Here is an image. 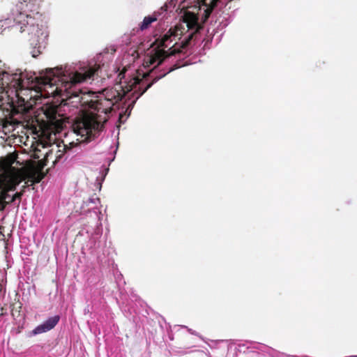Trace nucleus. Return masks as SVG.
I'll return each mask as SVG.
<instances>
[{
	"label": "nucleus",
	"mask_w": 357,
	"mask_h": 357,
	"mask_svg": "<svg viewBox=\"0 0 357 357\" xmlns=\"http://www.w3.org/2000/svg\"><path fill=\"white\" fill-rule=\"evenodd\" d=\"M149 75V73L144 75V77H146V76H148Z\"/></svg>",
	"instance_id": "nucleus-22"
},
{
	"label": "nucleus",
	"mask_w": 357,
	"mask_h": 357,
	"mask_svg": "<svg viewBox=\"0 0 357 357\" xmlns=\"http://www.w3.org/2000/svg\"><path fill=\"white\" fill-rule=\"evenodd\" d=\"M185 17H186V22H187V26L189 29H192L193 26H198V24H197V19L195 15H194L193 14L190 15V16L189 17L188 16V14H187L185 15Z\"/></svg>",
	"instance_id": "nucleus-17"
},
{
	"label": "nucleus",
	"mask_w": 357,
	"mask_h": 357,
	"mask_svg": "<svg viewBox=\"0 0 357 357\" xmlns=\"http://www.w3.org/2000/svg\"><path fill=\"white\" fill-rule=\"evenodd\" d=\"M126 72V69L124 68L123 69V70H122V71L119 74V75H118V77H119V82H120V83H121V84H122V83H123V82H122V79H125V77H126V75H125Z\"/></svg>",
	"instance_id": "nucleus-20"
},
{
	"label": "nucleus",
	"mask_w": 357,
	"mask_h": 357,
	"mask_svg": "<svg viewBox=\"0 0 357 357\" xmlns=\"http://www.w3.org/2000/svg\"><path fill=\"white\" fill-rule=\"evenodd\" d=\"M23 26H20V31L23 32L24 30H22Z\"/></svg>",
	"instance_id": "nucleus-21"
},
{
	"label": "nucleus",
	"mask_w": 357,
	"mask_h": 357,
	"mask_svg": "<svg viewBox=\"0 0 357 357\" xmlns=\"http://www.w3.org/2000/svg\"><path fill=\"white\" fill-rule=\"evenodd\" d=\"M26 188V185H24V186L22 187V188H23L22 190H24V189H25Z\"/></svg>",
	"instance_id": "nucleus-23"
},
{
	"label": "nucleus",
	"mask_w": 357,
	"mask_h": 357,
	"mask_svg": "<svg viewBox=\"0 0 357 357\" xmlns=\"http://www.w3.org/2000/svg\"><path fill=\"white\" fill-rule=\"evenodd\" d=\"M100 96H103L106 100H110L114 105L122 99V95L117 90L113 89L104 90Z\"/></svg>",
	"instance_id": "nucleus-12"
},
{
	"label": "nucleus",
	"mask_w": 357,
	"mask_h": 357,
	"mask_svg": "<svg viewBox=\"0 0 357 357\" xmlns=\"http://www.w3.org/2000/svg\"><path fill=\"white\" fill-rule=\"evenodd\" d=\"M45 177V174L41 172H33L29 176L28 181L31 182V185L38 183Z\"/></svg>",
	"instance_id": "nucleus-15"
},
{
	"label": "nucleus",
	"mask_w": 357,
	"mask_h": 357,
	"mask_svg": "<svg viewBox=\"0 0 357 357\" xmlns=\"http://www.w3.org/2000/svg\"><path fill=\"white\" fill-rule=\"evenodd\" d=\"M0 181L3 184V187L6 189H8V188H12V187H15V190L16 189V186L17 185H19V183H20L21 181L20 180L18 181L17 178H15L10 184L6 183L5 180H3V178H0Z\"/></svg>",
	"instance_id": "nucleus-18"
},
{
	"label": "nucleus",
	"mask_w": 357,
	"mask_h": 357,
	"mask_svg": "<svg viewBox=\"0 0 357 357\" xmlns=\"http://www.w3.org/2000/svg\"><path fill=\"white\" fill-rule=\"evenodd\" d=\"M59 106L55 105H45L42 107L44 117L40 119L44 128L50 132L59 133L66 126L67 118L59 112Z\"/></svg>",
	"instance_id": "nucleus-4"
},
{
	"label": "nucleus",
	"mask_w": 357,
	"mask_h": 357,
	"mask_svg": "<svg viewBox=\"0 0 357 357\" xmlns=\"http://www.w3.org/2000/svg\"><path fill=\"white\" fill-rule=\"evenodd\" d=\"M15 158L12 155H8L6 157H1L0 158V171L6 172L15 162Z\"/></svg>",
	"instance_id": "nucleus-13"
},
{
	"label": "nucleus",
	"mask_w": 357,
	"mask_h": 357,
	"mask_svg": "<svg viewBox=\"0 0 357 357\" xmlns=\"http://www.w3.org/2000/svg\"><path fill=\"white\" fill-rule=\"evenodd\" d=\"M107 121L105 116L93 112H85L77 117L72 127L74 132L80 136L79 142H88L94 139L104 128V123Z\"/></svg>",
	"instance_id": "nucleus-3"
},
{
	"label": "nucleus",
	"mask_w": 357,
	"mask_h": 357,
	"mask_svg": "<svg viewBox=\"0 0 357 357\" xmlns=\"http://www.w3.org/2000/svg\"><path fill=\"white\" fill-rule=\"evenodd\" d=\"M198 29L193 33H191L188 37L181 43L179 48H175L174 45L169 49L168 51H165L164 49L160 47L166 48L168 47L167 44V41L172 37L175 38L182 34L181 29L176 26L174 29H170L169 31L163 36L160 43L159 47L153 50L150 54H148L144 60V64L146 67L157 63L156 66L150 71L149 73H155L156 75L153 77V80L144 86V82L142 79L138 77H132L129 81H125V84L121 86L123 95H126L129 92L134 90L132 93V97H135V100L132 101L135 103V101L142 96L154 83L157 82L159 79L164 77L168 73L174 71L183 66L179 61H177L174 65L169 68L167 70H160L158 71V66L160 65L167 58L174 56L178 53H181L183 49L188 47L193 37L197 35Z\"/></svg>",
	"instance_id": "nucleus-1"
},
{
	"label": "nucleus",
	"mask_w": 357,
	"mask_h": 357,
	"mask_svg": "<svg viewBox=\"0 0 357 357\" xmlns=\"http://www.w3.org/2000/svg\"><path fill=\"white\" fill-rule=\"evenodd\" d=\"M14 190L15 187L6 189L3 184L0 181V211H3L6 206L10 204V201H6V199L8 197V192Z\"/></svg>",
	"instance_id": "nucleus-11"
},
{
	"label": "nucleus",
	"mask_w": 357,
	"mask_h": 357,
	"mask_svg": "<svg viewBox=\"0 0 357 357\" xmlns=\"http://www.w3.org/2000/svg\"><path fill=\"white\" fill-rule=\"evenodd\" d=\"M219 0H203L204 3L206 6L208 5L207 8L204 11V21H206V20H207L208 19V17H210L213 10V8L216 6L217 2Z\"/></svg>",
	"instance_id": "nucleus-14"
},
{
	"label": "nucleus",
	"mask_w": 357,
	"mask_h": 357,
	"mask_svg": "<svg viewBox=\"0 0 357 357\" xmlns=\"http://www.w3.org/2000/svg\"><path fill=\"white\" fill-rule=\"evenodd\" d=\"M29 111L28 107H26L24 104V100H22V103H20L16 105L13 102L11 105V116L9 118H4L1 119V123L2 125V128L5 130H8L9 132L14 130L15 125H18L20 123V121L14 119L13 116L16 114H24Z\"/></svg>",
	"instance_id": "nucleus-6"
},
{
	"label": "nucleus",
	"mask_w": 357,
	"mask_h": 357,
	"mask_svg": "<svg viewBox=\"0 0 357 357\" xmlns=\"http://www.w3.org/2000/svg\"><path fill=\"white\" fill-rule=\"evenodd\" d=\"M157 18L154 16H146L144 18L142 22L139 25V29L141 31H144L147 29L151 23L155 22Z\"/></svg>",
	"instance_id": "nucleus-16"
},
{
	"label": "nucleus",
	"mask_w": 357,
	"mask_h": 357,
	"mask_svg": "<svg viewBox=\"0 0 357 357\" xmlns=\"http://www.w3.org/2000/svg\"><path fill=\"white\" fill-rule=\"evenodd\" d=\"M41 0H21L16 4V10L20 15L26 17L29 16V13L37 10L38 8V2Z\"/></svg>",
	"instance_id": "nucleus-7"
},
{
	"label": "nucleus",
	"mask_w": 357,
	"mask_h": 357,
	"mask_svg": "<svg viewBox=\"0 0 357 357\" xmlns=\"http://www.w3.org/2000/svg\"><path fill=\"white\" fill-rule=\"evenodd\" d=\"M99 68L100 66L95 64L93 66L80 68L79 70L68 75L63 74L61 76L56 75L51 69L41 78L42 84L51 88L55 86L52 93L62 98L66 105H72L75 107H88L91 109L97 95L93 92L84 91L77 88V85L92 79Z\"/></svg>",
	"instance_id": "nucleus-2"
},
{
	"label": "nucleus",
	"mask_w": 357,
	"mask_h": 357,
	"mask_svg": "<svg viewBox=\"0 0 357 357\" xmlns=\"http://www.w3.org/2000/svg\"><path fill=\"white\" fill-rule=\"evenodd\" d=\"M24 80L22 74L13 73L2 70L0 71V102L3 96H9V91H14L17 96L20 91L24 89Z\"/></svg>",
	"instance_id": "nucleus-5"
},
{
	"label": "nucleus",
	"mask_w": 357,
	"mask_h": 357,
	"mask_svg": "<svg viewBox=\"0 0 357 357\" xmlns=\"http://www.w3.org/2000/svg\"><path fill=\"white\" fill-rule=\"evenodd\" d=\"M59 320L60 317L59 315L50 317L43 324L38 326L33 331V333L34 334H40L49 331L55 327V326L59 323Z\"/></svg>",
	"instance_id": "nucleus-9"
},
{
	"label": "nucleus",
	"mask_w": 357,
	"mask_h": 357,
	"mask_svg": "<svg viewBox=\"0 0 357 357\" xmlns=\"http://www.w3.org/2000/svg\"><path fill=\"white\" fill-rule=\"evenodd\" d=\"M41 31V30H36V33H31V38L29 39V48L30 53L33 58H37L41 53V45L40 43L38 32Z\"/></svg>",
	"instance_id": "nucleus-10"
},
{
	"label": "nucleus",
	"mask_w": 357,
	"mask_h": 357,
	"mask_svg": "<svg viewBox=\"0 0 357 357\" xmlns=\"http://www.w3.org/2000/svg\"><path fill=\"white\" fill-rule=\"evenodd\" d=\"M24 194V190H22L21 192H16L12 197V199L10 200V202L12 203L15 202V200H19L20 202L22 197Z\"/></svg>",
	"instance_id": "nucleus-19"
},
{
	"label": "nucleus",
	"mask_w": 357,
	"mask_h": 357,
	"mask_svg": "<svg viewBox=\"0 0 357 357\" xmlns=\"http://www.w3.org/2000/svg\"><path fill=\"white\" fill-rule=\"evenodd\" d=\"M113 106L114 103L110 100H106L103 96H96L91 109L107 114L112 110Z\"/></svg>",
	"instance_id": "nucleus-8"
}]
</instances>
